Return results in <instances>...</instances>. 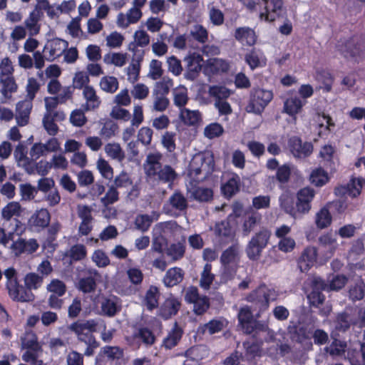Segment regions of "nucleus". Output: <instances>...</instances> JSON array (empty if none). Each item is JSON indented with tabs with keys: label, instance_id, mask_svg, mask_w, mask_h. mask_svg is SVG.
Returning a JSON list of instances; mask_svg holds the SVG:
<instances>
[{
	"label": "nucleus",
	"instance_id": "15",
	"mask_svg": "<svg viewBox=\"0 0 365 365\" xmlns=\"http://www.w3.org/2000/svg\"><path fill=\"white\" fill-rule=\"evenodd\" d=\"M288 147L290 152L295 158H305L310 156L314 150L311 142H302L299 136H292L288 140Z\"/></svg>",
	"mask_w": 365,
	"mask_h": 365
},
{
	"label": "nucleus",
	"instance_id": "56",
	"mask_svg": "<svg viewBox=\"0 0 365 365\" xmlns=\"http://www.w3.org/2000/svg\"><path fill=\"white\" fill-rule=\"evenodd\" d=\"M193 197L198 202H210L213 199V190L211 188L198 187L192 192Z\"/></svg>",
	"mask_w": 365,
	"mask_h": 365
},
{
	"label": "nucleus",
	"instance_id": "16",
	"mask_svg": "<svg viewBox=\"0 0 365 365\" xmlns=\"http://www.w3.org/2000/svg\"><path fill=\"white\" fill-rule=\"evenodd\" d=\"M315 196L313 188L305 187L300 189L297 193V211L298 216L301 217L307 214L312 208V202Z\"/></svg>",
	"mask_w": 365,
	"mask_h": 365
},
{
	"label": "nucleus",
	"instance_id": "30",
	"mask_svg": "<svg viewBox=\"0 0 365 365\" xmlns=\"http://www.w3.org/2000/svg\"><path fill=\"white\" fill-rule=\"evenodd\" d=\"M295 203L294 195L288 191L282 193L279 197L280 208L285 213L296 219L299 217V216L297 211V205Z\"/></svg>",
	"mask_w": 365,
	"mask_h": 365
},
{
	"label": "nucleus",
	"instance_id": "49",
	"mask_svg": "<svg viewBox=\"0 0 365 365\" xmlns=\"http://www.w3.org/2000/svg\"><path fill=\"white\" fill-rule=\"evenodd\" d=\"M134 38L135 43H130L129 45V49L134 52V55L136 54L137 46L145 47L150 43L149 35L143 30H138L135 32Z\"/></svg>",
	"mask_w": 365,
	"mask_h": 365
},
{
	"label": "nucleus",
	"instance_id": "23",
	"mask_svg": "<svg viewBox=\"0 0 365 365\" xmlns=\"http://www.w3.org/2000/svg\"><path fill=\"white\" fill-rule=\"evenodd\" d=\"M317 249L309 246L304 248L297 260V265L302 272H308L316 263L317 259Z\"/></svg>",
	"mask_w": 365,
	"mask_h": 365
},
{
	"label": "nucleus",
	"instance_id": "17",
	"mask_svg": "<svg viewBox=\"0 0 365 365\" xmlns=\"http://www.w3.org/2000/svg\"><path fill=\"white\" fill-rule=\"evenodd\" d=\"M68 43L66 40L55 38L48 41L43 47L46 60L50 62L60 57L67 49Z\"/></svg>",
	"mask_w": 365,
	"mask_h": 365
},
{
	"label": "nucleus",
	"instance_id": "2",
	"mask_svg": "<svg viewBox=\"0 0 365 365\" xmlns=\"http://www.w3.org/2000/svg\"><path fill=\"white\" fill-rule=\"evenodd\" d=\"M162 158L163 155L159 152L149 153L145 163V173L148 177L155 178L164 183H173L178 174L170 165L163 166L160 163Z\"/></svg>",
	"mask_w": 365,
	"mask_h": 365
},
{
	"label": "nucleus",
	"instance_id": "9",
	"mask_svg": "<svg viewBox=\"0 0 365 365\" xmlns=\"http://www.w3.org/2000/svg\"><path fill=\"white\" fill-rule=\"evenodd\" d=\"M237 319L238 325L246 334L270 330L267 323L254 319L252 312L248 306L240 308Z\"/></svg>",
	"mask_w": 365,
	"mask_h": 365
},
{
	"label": "nucleus",
	"instance_id": "39",
	"mask_svg": "<svg viewBox=\"0 0 365 365\" xmlns=\"http://www.w3.org/2000/svg\"><path fill=\"white\" fill-rule=\"evenodd\" d=\"M364 180L361 178H352L346 186H342L337 190H341L343 194H346L352 197L359 196L361 193Z\"/></svg>",
	"mask_w": 365,
	"mask_h": 365
},
{
	"label": "nucleus",
	"instance_id": "25",
	"mask_svg": "<svg viewBox=\"0 0 365 365\" xmlns=\"http://www.w3.org/2000/svg\"><path fill=\"white\" fill-rule=\"evenodd\" d=\"M306 102V100L302 101L297 94L291 95L284 102V112L296 120L297 115L302 111Z\"/></svg>",
	"mask_w": 365,
	"mask_h": 365
},
{
	"label": "nucleus",
	"instance_id": "10",
	"mask_svg": "<svg viewBox=\"0 0 365 365\" xmlns=\"http://www.w3.org/2000/svg\"><path fill=\"white\" fill-rule=\"evenodd\" d=\"M272 99L273 93L272 91L253 88L250 91L246 110L248 113L260 115Z\"/></svg>",
	"mask_w": 365,
	"mask_h": 365
},
{
	"label": "nucleus",
	"instance_id": "52",
	"mask_svg": "<svg viewBox=\"0 0 365 365\" xmlns=\"http://www.w3.org/2000/svg\"><path fill=\"white\" fill-rule=\"evenodd\" d=\"M134 336L140 339L145 345L149 346L153 345L156 341L154 333L147 327H140Z\"/></svg>",
	"mask_w": 365,
	"mask_h": 365
},
{
	"label": "nucleus",
	"instance_id": "46",
	"mask_svg": "<svg viewBox=\"0 0 365 365\" xmlns=\"http://www.w3.org/2000/svg\"><path fill=\"white\" fill-rule=\"evenodd\" d=\"M365 296V283L361 279L350 285L349 297L353 302L361 300Z\"/></svg>",
	"mask_w": 365,
	"mask_h": 365
},
{
	"label": "nucleus",
	"instance_id": "31",
	"mask_svg": "<svg viewBox=\"0 0 365 365\" xmlns=\"http://www.w3.org/2000/svg\"><path fill=\"white\" fill-rule=\"evenodd\" d=\"M4 276L6 278V287L8 294L14 300V297L18 296V287H20L16 270L14 267H9L5 269Z\"/></svg>",
	"mask_w": 365,
	"mask_h": 365
},
{
	"label": "nucleus",
	"instance_id": "44",
	"mask_svg": "<svg viewBox=\"0 0 365 365\" xmlns=\"http://www.w3.org/2000/svg\"><path fill=\"white\" fill-rule=\"evenodd\" d=\"M66 255L69 257L71 263L81 261L86 257L87 250L84 245L76 244L71 247Z\"/></svg>",
	"mask_w": 365,
	"mask_h": 365
},
{
	"label": "nucleus",
	"instance_id": "29",
	"mask_svg": "<svg viewBox=\"0 0 365 365\" xmlns=\"http://www.w3.org/2000/svg\"><path fill=\"white\" fill-rule=\"evenodd\" d=\"M205 158L202 155H197L191 160L187 169V175L192 180L198 182L201 179L199 175L206 169Z\"/></svg>",
	"mask_w": 365,
	"mask_h": 365
},
{
	"label": "nucleus",
	"instance_id": "62",
	"mask_svg": "<svg viewBox=\"0 0 365 365\" xmlns=\"http://www.w3.org/2000/svg\"><path fill=\"white\" fill-rule=\"evenodd\" d=\"M43 125L48 135L54 136L57 134L58 126L52 118V113H45L43 118Z\"/></svg>",
	"mask_w": 365,
	"mask_h": 365
},
{
	"label": "nucleus",
	"instance_id": "22",
	"mask_svg": "<svg viewBox=\"0 0 365 365\" xmlns=\"http://www.w3.org/2000/svg\"><path fill=\"white\" fill-rule=\"evenodd\" d=\"M185 61L187 62L185 77L186 79L193 81L201 71L203 58L200 53L194 52L187 56Z\"/></svg>",
	"mask_w": 365,
	"mask_h": 365
},
{
	"label": "nucleus",
	"instance_id": "48",
	"mask_svg": "<svg viewBox=\"0 0 365 365\" xmlns=\"http://www.w3.org/2000/svg\"><path fill=\"white\" fill-rule=\"evenodd\" d=\"M317 80L323 84V89L326 92H330L332 88L334 77L329 71L327 69H319L316 72Z\"/></svg>",
	"mask_w": 365,
	"mask_h": 365
},
{
	"label": "nucleus",
	"instance_id": "20",
	"mask_svg": "<svg viewBox=\"0 0 365 365\" xmlns=\"http://www.w3.org/2000/svg\"><path fill=\"white\" fill-rule=\"evenodd\" d=\"M241 187V178L236 173H231L225 182L221 183L220 191L222 196L230 200L236 195Z\"/></svg>",
	"mask_w": 365,
	"mask_h": 365
},
{
	"label": "nucleus",
	"instance_id": "61",
	"mask_svg": "<svg viewBox=\"0 0 365 365\" xmlns=\"http://www.w3.org/2000/svg\"><path fill=\"white\" fill-rule=\"evenodd\" d=\"M349 315L346 312L339 313L335 319V328L339 331H346L350 327Z\"/></svg>",
	"mask_w": 365,
	"mask_h": 365
},
{
	"label": "nucleus",
	"instance_id": "14",
	"mask_svg": "<svg viewBox=\"0 0 365 365\" xmlns=\"http://www.w3.org/2000/svg\"><path fill=\"white\" fill-rule=\"evenodd\" d=\"M277 297L274 289H269L264 283H262L247 296L246 299L258 305L259 312H263L268 309L270 301L275 300Z\"/></svg>",
	"mask_w": 365,
	"mask_h": 365
},
{
	"label": "nucleus",
	"instance_id": "41",
	"mask_svg": "<svg viewBox=\"0 0 365 365\" xmlns=\"http://www.w3.org/2000/svg\"><path fill=\"white\" fill-rule=\"evenodd\" d=\"M173 94L174 105L180 110L184 108L189 101L187 88L185 86L180 85L173 89Z\"/></svg>",
	"mask_w": 365,
	"mask_h": 365
},
{
	"label": "nucleus",
	"instance_id": "36",
	"mask_svg": "<svg viewBox=\"0 0 365 365\" xmlns=\"http://www.w3.org/2000/svg\"><path fill=\"white\" fill-rule=\"evenodd\" d=\"M179 118L186 125H197L201 121V113L199 110H191L184 108L180 109Z\"/></svg>",
	"mask_w": 365,
	"mask_h": 365
},
{
	"label": "nucleus",
	"instance_id": "51",
	"mask_svg": "<svg viewBox=\"0 0 365 365\" xmlns=\"http://www.w3.org/2000/svg\"><path fill=\"white\" fill-rule=\"evenodd\" d=\"M312 184L317 187L324 185L329 180L328 173L322 168H318L312 170L310 178Z\"/></svg>",
	"mask_w": 365,
	"mask_h": 365
},
{
	"label": "nucleus",
	"instance_id": "5",
	"mask_svg": "<svg viewBox=\"0 0 365 365\" xmlns=\"http://www.w3.org/2000/svg\"><path fill=\"white\" fill-rule=\"evenodd\" d=\"M21 341V349H26L22 355V359L31 365H43V360L38 359L39 354L43 352V348L38 341L36 334L28 332Z\"/></svg>",
	"mask_w": 365,
	"mask_h": 365
},
{
	"label": "nucleus",
	"instance_id": "21",
	"mask_svg": "<svg viewBox=\"0 0 365 365\" xmlns=\"http://www.w3.org/2000/svg\"><path fill=\"white\" fill-rule=\"evenodd\" d=\"M51 214L46 208L37 210L28 220V226L32 230L41 232L48 227Z\"/></svg>",
	"mask_w": 365,
	"mask_h": 365
},
{
	"label": "nucleus",
	"instance_id": "57",
	"mask_svg": "<svg viewBox=\"0 0 365 365\" xmlns=\"http://www.w3.org/2000/svg\"><path fill=\"white\" fill-rule=\"evenodd\" d=\"M168 240L164 235L159 234L153 237L151 250L159 254L165 253V250L168 246Z\"/></svg>",
	"mask_w": 365,
	"mask_h": 365
},
{
	"label": "nucleus",
	"instance_id": "40",
	"mask_svg": "<svg viewBox=\"0 0 365 365\" xmlns=\"http://www.w3.org/2000/svg\"><path fill=\"white\" fill-rule=\"evenodd\" d=\"M332 222V216L327 206L322 207L315 215V225L317 228L323 230L327 228Z\"/></svg>",
	"mask_w": 365,
	"mask_h": 365
},
{
	"label": "nucleus",
	"instance_id": "1",
	"mask_svg": "<svg viewBox=\"0 0 365 365\" xmlns=\"http://www.w3.org/2000/svg\"><path fill=\"white\" fill-rule=\"evenodd\" d=\"M97 326L95 319H79L69 326V329L76 334L78 340L83 342L87 347L83 354L73 350L70 351L66 356L67 365H83V356H91L94 354L95 350L100 346L93 335Z\"/></svg>",
	"mask_w": 365,
	"mask_h": 365
},
{
	"label": "nucleus",
	"instance_id": "64",
	"mask_svg": "<svg viewBox=\"0 0 365 365\" xmlns=\"http://www.w3.org/2000/svg\"><path fill=\"white\" fill-rule=\"evenodd\" d=\"M47 289L52 292L51 294L58 296H63L66 292V286L61 280L55 279L51 280L47 286Z\"/></svg>",
	"mask_w": 365,
	"mask_h": 365
},
{
	"label": "nucleus",
	"instance_id": "28",
	"mask_svg": "<svg viewBox=\"0 0 365 365\" xmlns=\"http://www.w3.org/2000/svg\"><path fill=\"white\" fill-rule=\"evenodd\" d=\"M33 108V103L30 101H21L17 103L16 107V120L19 126L26 125L29 121V117Z\"/></svg>",
	"mask_w": 365,
	"mask_h": 365
},
{
	"label": "nucleus",
	"instance_id": "4",
	"mask_svg": "<svg viewBox=\"0 0 365 365\" xmlns=\"http://www.w3.org/2000/svg\"><path fill=\"white\" fill-rule=\"evenodd\" d=\"M327 287L328 285L323 279L314 277L311 283L312 290L307 295L310 306L319 308V314L324 317H328L332 310L331 305L330 304H325L323 307H320L321 305L324 304L326 299L322 292L326 290Z\"/></svg>",
	"mask_w": 365,
	"mask_h": 365
},
{
	"label": "nucleus",
	"instance_id": "53",
	"mask_svg": "<svg viewBox=\"0 0 365 365\" xmlns=\"http://www.w3.org/2000/svg\"><path fill=\"white\" fill-rule=\"evenodd\" d=\"M348 357L352 365H365V342L361 343L359 351L349 350Z\"/></svg>",
	"mask_w": 365,
	"mask_h": 365
},
{
	"label": "nucleus",
	"instance_id": "13",
	"mask_svg": "<svg viewBox=\"0 0 365 365\" xmlns=\"http://www.w3.org/2000/svg\"><path fill=\"white\" fill-rule=\"evenodd\" d=\"M312 326L308 324H294L288 327V332L293 341L300 345L305 351H310L313 349Z\"/></svg>",
	"mask_w": 365,
	"mask_h": 365
},
{
	"label": "nucleus",
	"instance_id": "59",
	"mask_svg": "<svg viewBox=\"0 0 365 365\" xmlns=\"http://www.w3.org/2000/svg\"><path fill=\"white\" fill-rule=\"evenodd\" d=\"M118 130V126L113 120L108 119L103 123L100 134L104 139H110L114 136Z\"/></svg>",
	"mask_w": 365,
	"mask_h": 365
},
{
	"label": "nucleus",
	"instance_id": "38",
	"mask_svg": "<svg viewBox=\"0 0 365 365\" xmlns=\"http://www.w3.org/2000/svg\"><path fill=\"white\" fill-rule=\"evenodd\" d=\"M168 202L173 209L179 212L185 211L188 207L187 198L185 197L183 193L178 190H175V192L170 195Z\"/></svg>",
	"mask_w": 365,
	"mask_h": 365
},
{
	"label": "nucleus",
	"instance_id": "34",
	"mask_svg": "<svg viewBox=\"0 0 365 365\" xmlns=\"http://www.w3.org/2000/svg\"><path fill=\"white\" fill-rule=\"evenodd\" d=\"M186 250V241L185 238H182L178 242L171 243L167 247L165 250V254L168 257H170L173 262L181 259L185 253Z\"/></svg>",
	"mask_w": 365,
	"mask_h": 365
},
{
	"label": "nucleus",
	"instance_id": "47",
	"mask_svg": "<svg viewBox=\"0 0 365 365\" xmlns=\"http://www.w3.org/2000/svg\"><path fill=\"white\" fill-rule=\"evenodd\" d=\"M173 85L174 83L172 78L164 76L160 81L156 82L153 94L167 96Z\"/></svg>",
	"mask_w": 365,
	"mask_h": 365
},
{
	"label": "nucleus",
	"instance_id": "12",
	"mask_svg": "<svg viewBox=\"0 0 365 365\" xmlns=\"http://www.w3.org/2000/svg\"><path fill=\"white\" fill-rule=\"evenodd\" d=\"M270 237L271 232L266 228L261 229L252 236L245 249L247 256L250 260L259 259L263 250L267 246Z\"/></svg>",
	"mask_w": 365,
	"mask_h": 365
},
{
	"label": "nucleus",
	"instance_id": "35",
	"mask_svg": "<svg viewBox=\"0 0 365 365\" xmlns=\"http://www.w3.org/2000/svg\"><path fill=\"white\" fill-rule=\"evenodd\" d=\"M0 91L6 98H10L11 94L17 91L18 85L14 75L0 76Z\"/></svg>",
	"mask_w": 365,
	"mask_h": 365
},
{
	"label": "nucleus",
	"instance_id": "33",
	"mask_svg": "<svg viewBox=\"0 0 365 365\" xmlns=\"http://www.w3.org/2000/svg\"><path fill=\"white\" fill-rule=\"evenodd\" d=\"M245 61L252 71L266 65V58L260 50L252 48L245 55Z\"/></svg>",
	"mask_w": 365,
	"mask_h": 365
},
{
	"label": "nucleus",
	"instance_id": "42",
	"mask_svg": "<svg viewBox=\"0 0 365 365\" xmlns=\"http://www.w3.org/2000/svg\"><path fill=\"white\" fill-rule=\"evenodd\" d=\"M261 215L257 212H252L246 216L242 224L243 235H248L261 222Z\"/></svg>",
	"mask_w": 365,
	"mask_h": 365
},
{
	"label": "nucleus",
	"instance_id": "27",
	"mask_svg": "<svg viewBox=\"0 0 365 365\" xmlns=\"http://www.w3.org/2000/svg\"><path fill=\"white\" fill-rule=\"evenodd\" d=\"M183 334V329L180 327L178 323L175 322L167 336L163 339L162 347H164L167 350L173 349L178 345Z\"/></svg>",
	"mask_w": 365,
	"mask_h": 365
},
{
	"label": "nucleus",
	"instance_id": "8",
	"mask_svg": "<svg viewBox=\"0 0 365 365\" xmlns=\"http://www.w3.org/2000/svg\"><path fill=\"white\" fill-rule=\"evenodd\" d=\"M257 4L260 9L259 17L261 20L273 22L287 16L283 0H261Z\"/></svg>",
	"mask_w": 365,
	"mask_h": 365
},
{
	"label": "nucleus",
	"instance_id": "55",
	"mask_svg": "<svg viewBox=\"0 0 365 365\" xmlns=\"http://www.w3.org/2000/svg\"><path fill=\"white\" fill-rule=\"evenodd\" d=\"M153 222L152 216L148 214H140L136 216L134 224L137 230L145 232L150 229Z\"/></svg>",
	"mask_w": 365,
	"mask_h": 365
},
{
	"label": "nucleus",
	"instance_id": "50",
	"mask_svg": "<svg viewBox=\"0 0 365 365\" xmlns=\"http://www.w3.org/2000/svg\"><path fill=\"white\" fill-rule=\"evenodd\" d=\"M100 354L105 356L108 361H113L123 356V349L117 346H105L101 349Z\"/></svg>",
	"mask_w": 365,
	"mask_h": 365
},
{
	"label": "nucleus",
	"instance_id": "58",
	"mask_svg": "<svg viewBox=\"0 0 365 365\" xmlns=\"http://www.w3.org/2000/svg\"><path fill=\"white\" fill-rule=\"evenodd\" d=\"M100 87L107 93H113L118 88V81L114 76H103L101 79Z\"/></svg>",
	"mask_w": 365,
	"mask_h": 365
},
{
	"label": "nucleus",
	"instance_id": "63",
	"mask_svg": "<svg viewBox=\"0 0 365 365\" xmlns=\"http://www.w3.org/2000/svg\"><path fill=\"white\" fill-rule=\"evenodd\" d=\"M119 200V192L117 188L114 185L109 187L104 197L101 200V203L107 207L110 205H113Z\"/></svg>",
	"mask_w": 365,
	"mask_h": 365
},
{
	"label": "nucleus",
	"instance_id": "3",
	"mask_svg": "<svg viewBox=\"0 0 365 365\" xmlns=\"http://www.w3.org/2000/svg\"><path fill=\"white\" fill-rule=\"evenodd\" d=\"M250 335V336L242 344L245 351L240 353L241 361H246L247 365H255L256 357L262 355L264 343L272 341V336L270 334V330L255 332Z\"/></svg>",
	"mask_w": 365,
	"mask_h": 365
},
{
	"label": "nucleus",
	"instance_id": "60",
	"mask_svg": "<svg viewBox=\"0 0 365 365\" xmlns=\"http://www.w3.org/2000/svg\"><path fill=\"white\" fill-rule=\"evenodd\" d=\"M96 282L93 277H83L78 281V289L83 293H91L96 289Z\"/></svg>",
	"mask_w": 365,
	"mask_h": 365
},
{
	"label": "nucleus",
	"instance_id": "26",
	"mask_svg": "<svg viewBox=\"0 0 365 365\" xmlns=\"http://www.w3.org/2000/svg\"><path fill=\"white\" fill-rule=\"evenodd\" d=\"M234 37L242 45L247 46H253L257 41V36L255 30L248 26L237 28Z\"/></svg>",
	"mask_w": 365,
	"mask_h": 365
},
{
	"label": "nucleus",
	"instance_id": "37",
	"mask_svg": "<svg viewBox=\"0 0 365 365\" xmlns=\"http://www.w3.org/2000/svg\"><path fill=\"white\" fill-rule=\"evenodd\" d=\"M160 295L159 289L156 286H150L145 292L144 298L145 304L148 310L153 311L158 307Z\"/></svg>",
	"mask_w": 365,
	"mask_h": 365
},
{
	"label": "nucleus",
	"instance_id": "11",
	"mask_svg": "<svg viewBox=\"0 0 365 365\" xmlns=\"http://www.w3.org/2000/svg\"><path fill=\"white\" fill-rule=\"evenodd\" d=\"M240 259V249L237 244L232 245L222 252L220 262L225 277L232 278L236 274Z\"/></svg>",
	"mask_w": 365,
	"mask_h": 365
},
{
	"label": "nucleus",
	"instance_id": "6",
	"mask_svg": "<svg viewBox=\"0 0 365 365\" xmlns=\"http://www.w3.org/2000/svg\"><path fill=\"white\" fill-rule=\"evenodd\" d=\"M24 286L20 284L18 287V296H15L13 301L20 302H31L34 300L35 296L32 290L39 289L43 283V276L35 272H29L24 277Z\"/></svg>",
	"mask_w": 365,
	"mask_h": 365
},
{
	"label": "nucleus",
	"instance_id": "45",
	"mask_svg": "<svg viewBox=\"0 0 365 365\" xmlns=\"http://www.w3.org/2000/svg\"><path fill=\"white\" fill-rule=\"evenodd\" d=\"M83 93L87 101V110H94L99 107L101 104V100L97 96L95 89L92 86H85Z\"/></svg>",
	"mask_w": 365,
	"mask_h": 365
},
{
	"label": "nucleus",
	"instance_id": "18",
	"mask_svg": "<svg viewBox=\"0 0 365 365\" xmlns=\"http://www.w3.org/2000/svg\"><path fill=\"white\" fill-rule=\"evenodd\" d=\"M181 305V301L170 294L160 306L158 316L164 320H168L178 313Z\"/></svg>",
	"mask_w": 365,
	"mask_h": 365
},
{
	"label": "nucleus",
	"instance_id": "43",
	"mask_svg": "<svg viewBox=\"0 0 365 365\" xmlns=\"http://www.w3.org/2000/svg\"><path fill=\"white\" fill-rule=\"evenodd\" d=\"M292 175V170L288 164H283L280 165L276 170L275 176L274 177L279 182V187L284 189L287 185Z\"/></svg>",
	"mask_w": 365,
	"mask_h": 365
},
{
	"label": "nucleus",
	"instance_id": "24",
	"mask_svg": "<svg viewBox=\"0 0 365 365\" xmlns=\"http://www.w3.org/2000/svg\"><path fill=\"white\" fill-rule=\"evenodd\" d=\"M121 301L116 296L110 295L103 297L101 302V309L103 315L113 317L121 311Z\"/></svg>",
	"mask_w": 365,
	"mask_h": 365
},
{
	"label": "nucleus",
	"instance_id": "19",
	"mask_svg": "<svg viewBox=\"0 0 365 365\" xmlns=\"http://www.w3.org/2000/svg\"><path fill=\"white\" fill-rule=\"evenodd\" d=\"M236 225L228 218L215 224V234L221 243H229L234 240Z\"/></svg>",
	"mask_w": 365,
	"mask_h": 365
},
{
	"label": "nucleus",
	"instance_id": "7",
	"mask_svg": "<svg viewBox=\"0 0 365 365\" xmlns=\"http://www.w3.org/2000/svg\"><path fill=\"white\" fill-rule=\"evenodd\" d=\"M338 50L345 58L356 61L365 58V36L354 35L344 43L337 44Z\"/></svg>",
	"mask_w": 365,
	"mask_h": 365
},
{
	"label": "nucleus",
	"instance_id": "54",
	"mask_svg": "<svg viewBox=\"0 0 365 365\" xmlns=\"http://www.w3.org/2000/svg\"><path fill=\"white\" fill-rule=\"evenodd\" d=\"M208 93L215 98V101L227 100L231 94L230 89L222 86H211L209 88Z\"/></svg>",
	"mask_w": 365,
	"mask_h": 365
},
{
	"label": "nucleus",
	"instance_id": "32",
	"mask_svg": "<svg viewBox=\"0 0 365 365\" xmlns=\"http://www.w3.org/2000/svg\"><path fill=\"white\" fill-rule=\"evenodd\" d=\"M185 272L178 267L168 269L163 279V282L166 287H173L181 283L184 279Z\"/></svg>",
	"mask_w": 365,
	"mask_h": 365
}]
</instances>
